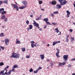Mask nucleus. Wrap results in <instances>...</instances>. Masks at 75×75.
I'll use <instances>...</instances> for the list:
<instances>
[{"instance_id":"e433bc0d","label":"nucleus","mask_w":75,"mask_h":75,"mask_svg":"<svg viewBox=\"0 0 75 75\" xmlns=\"http://www.w3.org/2000/svg\"><path fill=\"white\" fill-rule=\"evenodd\" d=\"M66 64V62H64L62 63V65H64Z\"/></svg>"},{"instance_id":"0e129e2a","label":"nucleus","mask_w":75,"mask_h":75,"mask_svg":"<svg viewBox=\"0 0 75 75\" xmlns=\"http://www.w3.org/2000/svg\"><path fill=\"white\" fill-rule=\"evenodd\" d=\"M4 71H5V70H6V72H7V71H8V70H7V69H4Z\"/></svg>"},{"instance_id":"9b49d317","label":"nucleus","mask_w":75,"mask_h":75,"mask_svg":"<svg viewBox=\"0 0 75 75\" xmlns=\"http://www.w3.org/2000/svg\"><path fill=\"white\" fill-rule=\"evenodd\" d=\"M66 13H67V17H69L71 13L69 11H67Z\"/></svg>"},{"instance_id":"6ab92c4d","label":"nucleus","mask_w":75,"mask_h":75,"mask_svg":"<svg viewBox=\"0 0 75 75\" xmlns=\"http://www.w3.org/2000/svg\"><path fill=\"white\" fill-rule=\"evenodd\" d=\"M43 20L47 22L48 21V18H44L43 19Z\"/></svg>"},{"instance_id":"09e8293b","label":"nucleus","mask_w":75,"mask_h":75,"mask_svg":"<svg viewBox=\"0 0 75 75\" xmlns=\"http://www.w3.org/2000/svg\"><path fill=\"white\" fill-rule=\"evenodd\" d=\"M3 3V1H0V4L1 5Z\"/></svg>"},{"instance_id":"5701e85b","label":"nucleus","mask_w":75,"mask_h":75,"mask_svg":"<svg viewBox=\"0 0 75 75\" xmlns=\"http://www.w3.org/2000/svg\"><path fill=\"white\" fill-rule=\"evenodd\" d=\"M5 18V15H3L2 16V17H1V18L3 20V19H4V18Z\"/></svg>"},{"instance_id":"393cba45","label":"nucleus","mask_w":75,"mask_h":75,"mask_svg":"<svg viewBox=\"0 0 75 75\" xmlns=\"http://www.w3.org/2000/svg\"><path fill=\"white\" fill-rule=\"evenodd\" d=\"M38 69H37V70L34 71V72H33V73H34L36 74L38 73Z\"/></svg>"},{"instance_id":"6e6552de","label":"nucleus","mask_w":75,"mask_h":75,"mask_svg":"<svg viewBox=\"0 0 75 75\" xmlns=\"http://www.w3.org/2000/svg\"><path fill=\"white\" fill-rule=\"evenodd\" d=\"M22 4H23L24 5H25V6H26V7L27 6V4H28L27 2L25 1H23L22 2Z\"/></svg>"},{"instance_id":"338daca9","label":"nucleus","mask_w":75,"mask_h":75,"mask_svg":"<svg viewBox=\"0 0 75 75\" xmlns=\"http://www.w3.org/2000/svg\"><path fill=\"white\" fill-rule=\"evenodd\" d=\"M30 17H33V15H30Z\"/></svg>"},{"instance_id":"2f4dec72","label":"nucleus","mask_w":75,"mask_h":75,"mask_svg":"<svg viewBox=\"0 0 75 75\" xmlns=\"http://www.w3.org/2000/svg\"><path fill=\"white\" fill-rule=\"evenodd\" d=\"M6 11H4V12H2V14L3 15V14H5V13H6Z\"/></svg>"},{"instance_id":"e2e57ef3","label":"nucleus","mask_w":75,"mask_h":75,"mask_svg":"<svg viewBox=\"0 0 75 75\" xmlns=\"http://www.w3.org/2000/svg\"><path fill=\"white\" fill-rule=\"evenodd\" d=\"M74 6V10H75V3L73 4Z\"/></svg>"},{"instance_id":"473e14b6","label":"nucleus","mask_w":75,"mask_h":75,"mask_svg":"<svg viewBox=\"0 0 75 75\" xmlns=\"http://www.w3.org/2000/svg\"><path fill=\"white\" fill-rule=\"evenodd\" d=\"M31 46H32V48H34V45L33 44H31Z\"/></svg>"},{"instance_id":"6e6d98bb","label":"nucleus","mask_w":75,"mask_h":75,"mask_svg":"<svg viewBox=\"0 0 75 75\" xmlns=\"http://www.w3.org/2000/svg\"><path fill=\"white\" fill-rule=\"evenodd\" d=\"M43 28L45 29H46L47 28V26L46 25L45 26H44V27H43Z\"/></svg>"},{"instance_id":"13d9d810","label":"nucleus","mask_w":75,"mask_h":75,"mask_svg":"<svg viewBox=\"0 0 75 75\" xmlns=\"http://www.w3.org/2000/svg\"><path fill=\"white\" fill-rule=\"evenodd\" d=\"M51 66L52 67V65H53V63H52V62H51Z\"/></svg>"},{"instance_id":"4d7b16f0","label":"nucleus","mask_w":75,"mask_h":75,"mask_svg":"<svg viewBox=\"0 0 75 75\" xmlns=\"http://www.w3.org/2000/svg\"><path fill=\"white\" fill-rule=\"evenodd\" d=\"M17 8V11H19V8H18V6L17 7V8Z\"/></svg>"},{"instance_id":"0eeeda50","label":"nucleus","mask_w":75,"mask_h":75,"mask_svg":"<svg viewBox=\"0 0 75 75\" xmlns=\"http://www.w3.org/2000/svg\"><path fill=\"white\" fill-rule=\"evenodd\" d=\"M33 22H34V26L37 27L39 26V25L38 23H37L35 21H33Z\"/></svg>"},{"instance_id":"20e7f679","label":"nucleus","mask_w":75,"mask_h":75,"mask_svg":"<svg viewBox=\"0 0 75 75\" xmlns=\"http://www.w3.org/2000/svg\"><path fill=\"white\" fill-rule=\"evenodd\" d=\"M9 42V39L6 38L5 40V43L6 45H7L8 44Z\"/></svg>"},{"instance_id":"49530a36","label":"nucleus","mask_w":75,"mask_h":75,"mask_svg":"<svg viewBox=\"0 0 75 75\" xmlns=\"http://www.w3.org/2000/svg\"><path fill=\"white\" fill-rule=\"evenodd\" d=\"M26 24H27L28 25L29 24V21L27 20L26 21Z\"/></svg>"},{"instance_id":"a878e982","label":"nucleus","mask_w":75,"mask_h":75,"mask_svg":"<svg viewBox=\"0 0 75 75\" xmlns=\"http://www.w3.org/2000/svg\"><path fill=\"white\" fill-rule=\"evenodd\" d=\"M53 14H58V12L57 11L54 12Z\"/></svg>"},{"instance_id":"dca6fc26","label":"nucleus","mask_w":75,"mask_h":75,"mask_svg":"<svg viewBox=\"0 0 75 75\" xmlns=\"http://www.w3.org/2000/svg\"><path fill=\"white\" fill-rule=\"evenodd\" d=\"M25 7H26V6H23L19 7V8L20 9H23L24 8H25Z\"/></svg>"},{"instance_id":"b1692460","label":"nucleus","mask_w":75,"mask_h":75,"mask_svg":"<svg viewBox=\"0 0 75 75\" xmlns=\"http://www.w3.org/2000/svg\"><path fill=\"white\" fill-rule=\"evenodd\" d=\"M22 51L23 52H24L25 51V48L23 47L22 48Z\"/></svg>"},{"instance_id":"423d86ee","label":"nucleus","mask_w":75,"mask_h":75,"mask_svg":"<svg viewBox=\"0 0 75 75\" xmlns=\"http://www.w3.org/2000/svg\"><path fill=\"white\" fill-rule=\"evenodd\" d=\"M60 41H55L53 42V46H54L56 44L58 43H60Z\"/></svg>"},{"instance_id":"c85d7f7f","label":"nucleus","mask_w":75,"mask_h":75,"mask_svg":"<svg viewBox=\"0 0 75 75\" xmlns=\"http://www.w3.org/2000/svg\"><path fill=\"white\" fill-rule=\"evenodd\" d=\"M4 65V63L3 62H1L0 63V66H2Z\"/></svg>"},{"instance_id":"72a5a7b5","label":"nucleus","mask_w":75,"mask_h":75,"mask_svg":"<svg viewBox=\"0 0 75 75\" xmlns=\"http://www.w3.org/2000/svg\"><path fill=\"white\" fill-rule=\"evenodd\" d=\"M12 69H12L11 70V71L14 72L15 71V69L13 67H12Z\"/></svg>"},{"instance_id":"de8ad7c7","label":"nucleus","mask_w":75,"mask_h":75,"mask_svg":"<svg viewBox=\"0 0 75 75\" xmlns=\"http://www.w3.org/2000/svg\"><path fill=\"white\" fill-rule=\"evenodd\" d=\"M56 50L57 51V52H59V49H56Z\"/></svg>"},{"instance_id":"ea45409f","label":"nucleus","mask_w":75,"mask_h":75,"mask_svg":"<svg viewBox=\"0 0 75 75\" xmlns=\"http://www.w3.org/2000/svg\"><path fill=\"white\" fill-rule=\"evenodd\" d=\"M42 69V68L40 67H39V68H38V71L39 70H40Z\"/></svg>"},{"instance_id":"37998d69","label":"nucleus","mask_w":75,"mask_h":75,"mask_svg":"<svg viewBox=\"0 0 75 75\" xmlns=\"http://www.w3.org/2000/svg\"><path fill=\"white\" fill-rule=\"evenodd\" d=\"M0 47L1 48H2V50H4V47H3L1 46Z\"/></svg>"},{"instance_id":"cd10ccee","label":"nucleus","mask_w":75,"mask_h":75,"mask_svg":"<svg viewBox=\"0 0 75 75\" xmlns=\"http://www.w3.org/2000/svg\"><path fill=\"white\" fill-rule=\"evenodd\" d=\"M47 62H52V60L51 59H47Z\"/></svg>"},{"instance_id":"79ce46f5","label":"nucleus","mask_w":75,"mask_h":75,"mask_svg":"<svg viewBox=\"0 0 75 75\" xmlns=\"http://www.w3.org/2000/svg\"><path fill=\"white\" fill-rule=\"evenodd\" d=\"M4 72V70L1 71V74H3Z\"/></svg>"},{"instance_id":"69168bd1","label":"nucleus","mask_w":75,"mask_h":75,"mask_svg":"<svg viewBox=\"0 0 75 75\" xmlns=\"http://www.w3.org/2000/svg\"><path fill=\"white\" fill-rule=\"evenodd\" d=\"M61 34V32H59V34H58V35H60Z\"/></svg>"},{"instance_id":"7ed1b4c3","label":"nucleus","mask_w":75,"mask_h":75,"mask_svg":"<svg viewBox=\"0 0 75 75\" xmlns=\"http://www.w3.org/2000/svg\"><path fill=\"white\" fill-rule=\"evenodd\" d=\"M68 57V55H64L63 56L64 60V61H66L67 60Z\"/></svg>"},{"instance_id":"bf43d9fd","label":"nucleus","mask_w":75,"mask_h":75,"mask_svg":"<svg viewBox=\"0 0 75 75\" xmlns=\"http://www.w3.org/2000/svg\"><path fill=\"white\" fill-rule=\"evenodd\" d=\"M40 18H36V20H39Z\"/></svg>"},{"instance_id":"a18cd8bd","label":"nucleus","mask_w":75,"mask_h":75,"mask_svg":"<svg viewBox=\"0 0 75 75\" xmlns=\"http://www.w3.org/2000/svg\"><path fill=\"white\" fill-rule=\"evenodd\" d=\"M9 67V66L8 65L5 68V69H7Z\"/></svg>"},{"instance_id":"052dcab7","label":"nucleus","mask_w":75,"mask_h":75,"mask_svg":"<svg viewBox=\"0 0 75 75\" xmlns=\"http://www.w3.org/2000/svg\"><path fill=\"white\" fill-rule=\"evenodd\" d=\"M54 14H53L52 13V14H51V16H52V17H54Z\"/></svg>"},{"instance_id":"f03ea898","label":"nucleus","mask_w":75,"mask_h":75,"mask_svg":"<svg viewBox=\"0 0 75 75\" xmlns=\"http://www.w3.org/2000/svg\"><path fill=\"white\" fill-rule=\"evenodd\" d=\"M58 1L60 3V5L61 6H64L66 4V3H67V1H66V0H64V1H63V0H58ZM62 1H63L62 2Z\"/></svg>"},{"instance_id":"2eb2a0df","label":"nucleus","mask_w":75,"mask_h":75,"mask_svg":"<svg viewBox=\"0 0 75 75\" xmlns=\"http://www.w3.org/2000/svg\"><path fill=\"white\" fill-rule=\"evenodd\" d=\"M3 3H4V4H8V0H4L3 1Z\"/></svg>"},{"instance_id":"bb28decb","label":"nucleus","mask_w":75,"mask_h":75,"mask_svg":"<svg viewBox=\"0 0 75 75\" xmlns=\"http://www.w3.org/2000/svg\"><path fill=\"white\" fill-rule=\"evenodd\" d=\"M33 71V70L32 68H31V69H30L29 70V72H31Z\"/></svg>"},{"instance_id":"58836bf2","label":"nucleus","mask_w":75,"mask_h":75,"mask_svg":"<svg viewBox=\"0 0 75 75\" xmlns=\"http://www.w3.org/2000/svg\"><path fill=\"white\" fill-rule=\"evenodd\" d=\"M62 64L61 63H59V66H62Z\"/></svg>"},{"instance_id":"a211bd4d","label":"nucleus","mask_w":75,"mask_h":75,"mask_svg":"<svg viewBox=\"0 0 75 75\" xmlns=\"http://www.w3.org/2000/svg\"><path fill=\"white\" fill-rule=\"evenodd\" d=\"M55 30L56 31V32L57 33H58L59 32V31L58 28H55Z\"/></svg>"},{"instance_id":"39448f33","label":"nucleus","mask_w":75,"mask_h":75,"mask_svg":"<svg viewBox=\"0 0 75 75\" xmlns=\"http://www.w3.org/2000/svg\"><path fill=\"white\" fill-rule=\"evenodd\" d=\"M62 7V5L61 4H57L56 5V8L57 9H59V8H61Z\"/></svg>"},{"instance_id":"4468645a","label":"nucleus","mask_w":75,"mask_h":75,"mask_svg":"<svg viewBox=\"0 0 75 75\" xmlns=\"http://www.w3.org/2000/svg\"><path fill=\"white\" fill-rule=\"evenodd\" d=\"M40 58L42 60H43L44 58V55L40 54Z\"/></svg>"},{"instance_id":"1a4fd4ad","label":"nucleus","mask_w":75,"mask_h":75,"mask_svg":"<svg viewBox=\"0 0 75 75\" xmlns=\"http://www.w3.org/2000/svg\"><path fill=\"white\" fill-rule=\"evenodd\" d=\"M52 5H56L57 4V2L55 1H53L51 3Z\"/></svg>"},{"instance_id":"412c9836","label":"nucleus","mask_w":75,"mask_h":75,"mask_svg":"<svg viewBox=\"0 0 75 75\" xmlns=\"http://www.w3.org/2000/svg\"><path fill=\"white\" fill-rule=\"evenodd\" d=\"M11 70H10L8 73V75H9L10 74H11Z\"/></svg>"},{"instance_id":"c03bdc74","label":"nucleus","mask_w":75,"mask_h":75,"mask_svg":"<svg viewBox=\"0 0 75 75\" xmlns=\"http://www.w3.org/2000/svg\"><path fill=\"white\" fill-rule=\"evenodd\" d=\"M52 24L54 25H55L57 24V23H52Z\"/></svg>"},{"instance_id":"c756f323","label":"nucleus","mask_w":75,"mask_h":75,"mask_svg":"<svg viewBox=\"0 0 75 75\" xmlns=\"http://www.w3.org/2000/svg\"><path fill=\"white\" fill-rule=\"evenodd\" d=\"M39 4H41L42 3V1H39Z\"/></svg>"},{"instance_id":"f8f14e48","label":"nucleus","mask_w":75,"mask_h":75,"mask_svg":"<svg viewBox=\"0 0 75 75\" xmlns=\"http://www.w3.org/2000/svg\"><path fill=\"white\" fill-rule=\"evenodd\" d=\"M60 53V52H57V53L55 54V55L58 58L60 57V56L59 55V53Z\"/></svg>"},{"instance_id":"f257e3e1","label":"nucleus","mask_w":75,"mask_h":75,"mask_svg":"<svg viewBox=\"0 0 75 75\" xmlns=\"http://www.w3.org/2000/svg\"><path fill=\"white\" fill-rule=\"evenodd\" d=\"M20 54H17L16 53L15 54L13 52L12 53V55L11 56V58L13 57L14 58H16V59H18L19 57Z\"/></svg>"},{"instance_id":"c9c22d12","label":"nucleus","mask_w":75,"mask_h":75,"mask_svg":"<svg viewBox=\"0 0 75 75\" xmlns=\"http://www.w3.org/2000/svg\"><path fill=\"white\" fill-rule=\"evenodd\" d=\"M8 20V19L7 18H5L4 19V21L5 22H6Z\"/></svg>"},{"instance_id":"4c0bfd02","label":"nucleus","mask_w":75,"mask_h":75,"mask_svg":"<svg viewBox=\"0 0 75 75\" xmlns=\"http://www.w3.org/2000/svg\"><path fill=\"white\" fill-rule=\"evenodd\" d=\"M68 67L69 68H70V67H71V64H69L68 65Z\"/></svg>"},{"instance_id":"9d476101","label":"nucleus","mask_w":75,"mask_h":75,"mask_svg":"<svg viewBox=\"0 0 75 75\" xmlns=\"http://www.w3.org/2000/svg\"><path fill=\"white\" fill-rule=\"evenodd\" d=\"M11 5L12 7H14V8H17V7H18V6H17V5L16 4H11Z\"/></svg>"},{"instance_id":"680f3d73","label":"nucleus","mask_w":75,"mask_h":75,"mask_svg":"<svg viewBox=\"0 0 75 75\" xmlns=\"http://www.w3.org/2000/svg\"><path fill=\"white\" fill-rule=\"evenodd\" d=\"M8 74V73L7 72H6L4 74Z\"/></svg>"},{"instance_id":"4be33fe9","label":"nucleus","mask_w":75,"mask_h":75,"mask_svg":"<svg viewBox=\"0 0 75 75\" xmlns=\"http://www.w3.org/2000/svg\"><path fill=\"white\" fill-rule=\"evenodd\" d=\"M4 36V33H1L0 35V37H3Z\"/></svg>"},{"instance_id":"ddd939ff","label":"nucleus","mask_w":75,"mask_h":75,"mask_svg":"<svg viewBox=\"0 0 75 75\" xmlns=\"http://www.w3.org/2000/svg\"><path fill=\"white\" fill-rule=\"evenodd\" d=\"M21 41L18 40V39H17L16 40V44H21Z\"/></svg>"},{"instance_id":"774afa93","label":"nucleus","mask_w":75,"mask_h":75,"mask_svg":"<svg viewBox=\"0 0 75 75\" xmlns=\"http://www.w3.org/2000/svg\"><path fill=\"white\" fill-rule=\"evenodd\" d=\"M72 75H75V73L72 74Z\"/></svg>"},{"instance_id":"5fc2aeb1","label":"nucleus","mask_w":75,"mask_h":75,"mask_svg":"<svg viewBox=\"0 0 75 75\" xmlns=\"http://www.w3.org/2000/svg\"><path fill=\"white\" fill-rule=\"evenodd\" d=\"M72 61H75V58L71 59Z\"/></svg>"},{"instance_id":"a19ab883","label":"nucleus","mask_w":75,"mask_h":75,"mask_svg":"<svg viewBox=\"0 0 75 75\" xmlns=\"http://www.w3.org/2000/svg\"><path fill=\"white\" fill-rule=\"evenodd\" d=\"M69 31L71 32H73V30L71 29H69Z\"/></svg>"},{"instance_id":"864d4df0","label":"nucleus","mask_w":75,"mask_h":75,"mask_svg":"<svg viewBox=\"0 0 75 75\" xmlns=\"http://www.w3.org/2000/svg\"><path fill=\"white\" fill-rule=\"evenodd\" d=\"M71 39L72 40H74V38H71Z\"/></svg>"},{"instance_id":"f3484780","label":"nucleus","mask_w":75,"mask_h":75,"mask_svg":"<svg viewBox=\"0 0 75 75\" xmlns=\"http://www.w3.org/2000/svg\"><path fill=\"white\" fill-rule=\"evenodd\" d=\"M29 30H31L33 29V25H29Z\"/></svg>"},{"instance_id":"7c9ffc66","label":"nucleus","mask_w":75,"mask_h":75,"mask_svg":"<svg viewBox=\"0 0 75 75\" xmlns=\"http://www.w3.org/2000/svg\"><path fill=\"white\" fill-rule=\"evenodd\" d=\"M69 41V39L68 38H67V39H66V40H65V42H68Z\"/></svg>"},{"instance_id":"603ef678","label":"nucleus","mask_w":75,"mask_h":75,"mask_svg":"<svg viewBox=\"0 0 75 75\" xmlns=\"http://www.w3.org/2000/svg\"><path fill=\"white\" fill-rule=\"evenodd\" d=\"M26 58L28 59V58H30V56H28V55H27L26 56Z\"/></svg>"},{"instance_id":"8fccbe9b","label":"nucleus","mask_w":75,"mask_h":75,"mask_svg":"<svg viewBox=\"0 0 75 75\" xmlns=\"http://www.w3.org/2000/svg\"><path fill=\"white\" fill-rule=\"evenodd\" d=\"M1 11H4V8H0Z\"/></svg>"},{"instance_id":"3c124183","label":"nucleus","mask_w":75,"mask_h":75,"mask_svg":"<svg viewBox=\"0 0 75 75\" xmlns=\"http://www.w3.org/2000/svg\"><path fill=\"white\" fill-rule=\"evenodd\" d=\"M31 43H32V44H33L35 42L34 41H32L31 42Z\"/></svg>"},{"instance_id":"f704fd0d","label":"nucleus","mask_w":75,"mask_h":75,"mask_svg":"<svg viewBox=\"0 0 75 75\" xmlns=\"http://www.w3.org/2000/svg\"><path fill=\"white\" fill-rule=\"evenodd\" d=\"M46 23L49 25H51V24H50V22H46Z\"/></svg>"},{"instance_id":"aec40b11","label":"nucleus","mask_w":75,"mask_h":75,"mask_svg":"<svg viewBox=\"0 0 75 75\" xmlns=\"http://www.w3.org/2000/svg\"><path fill=\"white\" fill-rule=\"evenodd\" d=\"M13 67L14 68H18V65H15L13 66Z\"/></svg>"}]
</instances>
